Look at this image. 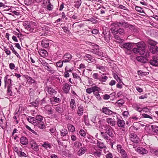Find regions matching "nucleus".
<instances>
[{
  "label": "nucleus",
  "instance_id": "obj_35",
  "mask_svg": "<svg viewBox=\"0 0 158 158\" xmlns=\"http://www.w3.org/2000/svg\"><path fill=\"white\" fill-rule=\"evenodd\" d=\"M70 106V107L72 110H74L76 109V103L74 99H71Z\"/></svg>",
  "mask_w": 158,
  "mask_h": 158
},
{
  "label": "nucleus",
  "instance_id": "obj_1",
  "mask_svg": "<svg viewBox=\"0 0 158 158\" xmlns=\"http://www.w3.org/2000/svg\"><path fill=\"white\" fill-rule=\"evenodd\" d=\"M123 23V21L121 22H116L113 23L111 25L110 30L113 35L119 34L123 35L125 34V30L123 28H119L123 27V25L122 23Z\"/></svg>",
  "mask_w": 158,
  "mask_h": 158
},
{
  "label": "nucleus",
  "instance_id": "obj_7",
  "mask_svg": "<svg viewBox=\"0 0 158 158\" xmlns=\"http://www.w3.org/2000/svg\"><path fill=\"white\" fill-rule=\"evenodd\" d=\"M4 88L6 89L7 87L12 86L13 81L9 78V75H7L4 77Z\"/></svg>",
  "mask_w": 158,
  "mask_h": 158
},
{
  "label": "nucleus",
  "instance_id": "obj_33",
  "mask_svg": "<svg viewBox=\"0 0 158 158\" xmlns=\"http://www.w3.org/2000/svg\"><path fill=\"white\" fill-rule=\"evenodd\" d=\"M96 141L97 142V146L98 148L100 149H103L106 148V146L103 143L98 140H97Z\"/></svg>",
  "mask_w": 158,
  "mask_h": 158
},
{
  "label": "nucleus",
  "instance_id": "obj_26",
  "mask_svg": "<svg viewBox=\"0 0 158 158\" xmlns=\"http://www.w3.org/2000/svg\"><path fill=\"white\" fill-rule=\"evenodd\" d=\"M72 74L74 79V81H76L77 84L81 82V78L76 73H73Z\"/></svg>",
  "mask_w": 158,
  "mask_h": 158
},
{
  "label": "nucleus",
  "instance_id": "obj_30",
  "mask_svg": "<svg viewBox=\"0 0 158 158\" xmlns=\"http://www.w3.org/2000/svg\"><path fill=\"white\" fill-rule=\"evenodd\" d=\"M25 78L26 79L27 82L28 84H32L36 82V81L34 79L28 75H26Z\"/></svg>",
  "mask_w": 158,
  "mask_h": 158
},
{
  "label": "nucleus",
  "instance_id": "obj_57",
  "mask_svg": "<svg viewBox=\"0 0 158 158\" xmlns=\"http://www.w3.org/2000/svg\"><path fill=\"white\" fill-rule=\"evenodd\" d=\"M68 128L69 130L72 132H74L75 130L74 127L72 125H70L69 126Z\"/></svg>",
  "mask_w": 158,
  "mask_h": 158
},
{
  "label": "nucleus",
  "instance_id": "obj_18",
  "mask_svg": "<svg viewBox=\"0 0 158 158\" xmlns=\"http://www.w3.org/2000/svg\"><path fill=\"white\" fill-rule=\"evenodd\" d=\"M117 119V124L118 126L120 127L124 128L125 125V122L123 119L118 118V117L116 115Z\"/></svg>",
  "mask_w": 158,
  "mask_h": 158
},
{
  "label": "nucleus",
  "instance_id": "obj_47",
  "mask_svg": "<svg viewBox=\"0 0 158 158\" xmlns=\"http://www.w3.org/2000/svg\"><path fill=\"white\" fill-rule=\"evenodd\" d=\"M10 49L12 50L13 53H14L18 58H19V59L21 58L20 56L19 53L16 52V51L15 50L14 48L12 45H11L10 47Z\"/></svg>",
  "mask_w": 158,
  "mask_h": 158
},
{
  "label": "nucleus",
  "instance_id": "obj_64",
  "mask_svg": "<svg viewBox=\"0 0 158 158\" xmlns=\"http://www.w3.org/2000/svg\"><path fill=\"white\" fill-rule=\"evenodd\" d=\"M113 157V154L109 152H108V153L106 155V158H112Z\"/></svg>",
  "mask_w": 158,
  "mask_h": 158
},
{
  "label": "nucleus",
  "instance_id": "obj_53",
  "mask_svg": "<svg viewBox=\"0 0 158 158\" xmlns=\"http://www.w3.org/2000/svg\"><path fill=\"white\" fill-rule=\"evenodd\" d=\"M74 147L75 148H79L82 145V143L79 142L78 141H76L74 142L73 143Z\"/></svg>",
  "mask_w": 158,
  "mask_h": 158
},
{
  "label": "nucleus",
  "instance_id": "obj_29",
  "mask_svg": "<svg viewBox=\"0 0 158 158\" xmlns=\"http://www.w3.org/2000/svg\"><path fill=\"white\" fill-rule=\"evenodd\" d=\"M71 85H69L68 83L65 84L63 87V89L64 92L65 93H68L70 89V87L71 86Z\"/></svg>",
  "mask_w": 158,
  "mask_h": 158
},
{
  "label": "nucleus",
  "instance_id": "obj_9",
  "mask_svg": "<svg viewBox=\"0 0 158 158\" xmlns=\"http://www.w3.org/2000/svg\"><path fill=\"white\" fill-rule=\"evenodd\" d=\"M61 138L63 140H67L69 139V135L66 129H62L60 131Z\"/></svg>",
  "mask_w": 158,
  "mask_h": 158
},
{
  "label": "nucleus",
  "instance_id": "obj_49",
  "mask_svg": "<svg viewBox=\"0 0 158 158\" xmlns=\"http://www.w3.org/2000/svg\"><path fill=\"white\" fill-rule=\"evenodd\" d=\"M91 52L94 54H96L97 55L101 56L102 55V52L99 51V50L96 49H92Z\"/></svg>",
  "mask_w": 158,
  "mask_h": 158
},
{
  "label": "nucleus",
  "instance_id": "obj_11",
  "mask_svg": "<svg viewBox=\"0 0 158 158\" xmlns=\"http://www.w3.org/2000/svg\"><path fill=\"white\" fill-rule=\"evenodd\" d=\"M102 34L104 35V38L106 42L109 43L110 41V34L109 31L108 29L103 31Z\"/></svg>",
  "mask_w": 158,
  "mask_h": 158
},
{
  "label": "nucleus",
  "instance_id": "obj_62",
  "mask_svg": "<svg viewBox=\"0 0 158 158\" xmlns=\"http://www.w3.org/2000/svg\"><path fill=\"white\" fill-rule=\"evenodd\" d=\"M152 131L158 134V126H154L153 127V126H152Z\"/></svg>",
  "mask_w": 158,
  "mask_h": 158
},
{
  "label": "nucleus",
  "instance_id": "obj_10",
  "mask_svg": "<svg viewBox=\"0 0 158 158\" xmlns=\"http://www.w3.org/2000/svg\"><path fill=\"white\" fill-rule=\"evenodd\" d=\"M91 67H90L91 69L89 70L90 71H92V69H94L95 66L96 67V69L101 70L102 72H104L105 70V68L104 66L101 65L99 64H92L91 65H90Z\"/></svg>",
  "mask_w": 158,
  "mask_h": 158
},
{
  "label": "nucleus",
  "instance_id": "obj_15",
  "mask_svg": "<svg viewBox=\"0 0 158 158\" xmlns=\"http://www.w3.org/2000/svg\"><path fill=\"white\" fill-rule=\"evenodd\" d=\"M84 24H79L78 22H77L73 24L72 26L73 27V31L75 32H77L80 30L81 27H84Z\"/></svg>",
  "mask_w": 158,
  "mask_h": 158
},
{
  "label": "nucleus",
  "instance_id": "obj_27",
  "mask_svg": "<svg viewBox=\"0 0 158 158\" xmlns=\"http://www.w3.org/2000/svg\"><path fill=\"white\" fill-rule=\"evenodd\" d=\"M49 40L46 39L42 40L41 42V44L42 46L45 48H47L49 47Z\"/></svg>",
  "mask_w": 158,
  "mask_h": 158
},
{
  "label": "nucleus",
  "instance_id": "obj_14",
  "mask_svg": "<svg viewBox=\"0 0 158 158\" xmlns=\"http://www.w3.org/2000/svg\"><path fill=\"white\" fill-rule=\"evenodd\" d=\"M101 90L100 87L97 86H95L92 87L88 88L86 89V92L89 94H90L92 93H94L95 91H99Z\"/></svg>",
  "mask_w": 158,
  "mask_h": 158
},
{
  "label": "nucleus",
  "instance_id": "obj_51",
  "mask_svg": "<svg viewBox=\"0 0 158 158\" xmlns=\"http://www.w3.org/2000/svg\"><path fill=\"white\" fill-rule=\"evenodd\" d=\"M135 109L136 111H139L140 112H141L142 110H144L145 109H147V108L144 107V108H140L139 107L138 105H137L135 107Z\"/></svg>",
  "mask_w": 158,
  "mask_h": 158
},
{
  "label": "nucleus",
  "instance_id": "obj_63",
  "mask_svg": "<svg viewBox=\"0 0 158 158\" xmlns=\"http://www.w3.org/2000/svg\"><path fill=\"white\" fill-rule=\"evenodd\" d=\"M97 116L94 115H92L91 116V120L92 122L94 123H96Z\"/></svg>",
  "mask_w": 158,
  "mask_h": 158
},
{
  "label": "nucleus",
  "instance_id": "obj_19",
  "mask_svg": "<svg viewBox=\"0 0 158 158\" xmlns=\"http://www.w3.org/2000/svg\"><path fill=\"white\" fill-rule=\"evenodd\" d=\"M136 45L140 51V52L143 51H148L147 50L144 49L145 47V44L143 42H141L138 43L136 44Z\"/></svg>",
  "mask_w": 158,
  "mask_h": 158
},
{
  "label": "nucleus",
  "instance_id": "obj_12",
  "mask_svg": "<svg viewBox=\"0 0 158 158\" xmlns=\"http://www.w3.org/2000/svg\"><path fill=\"white\" fill-rule=\"evenodd\" d=\"M131 140L135 143H138L139 141V139L137 135L134 133H131L130 135Z\"/></svg>",
  "mask_w": 158,
  "mask_h": 158
},
{
  "label": "nucleus",
  "instance_id": "obj_42",
  "mask_svg": "<svg viewBox=\"0 0 158 158\" xmlns=\"http://www.w3.org/2000/svg\"><path fill=\"white\" fill-rule=\"evenodd\" d=\"M114 35V38L117 40V42L118 43H121L123 41V40L121 39L117 34Z\"/></svg>",
  "mask_w": 158,
  "mask_h": 158
},
{
  "label": "nucleus",
  "instance_id": "obj_41",
  "mask_svg": "<svg viewBox=\"0 0 158 158\" xmlns=\"http://www.w3.org/2000/svg\"><path fill=\"white\" fill-rule=\"evenodd\" d=\"M100 134L102 137L105 140H109L110 139L109 137L105 132H104L103 131L101 132Z\"/></svg>",
  "mask_w": 158,
  "mask_h": 158
},
{
  "label": "nucleus",
  "instance_id": "obj_54",
  "mask_svg": "<svg viewBox=\"0 0 158 158\" xmlns=\"http://www.w3.org/2000/svg\"><path fill=\"white\" fill-rule=\"evenodd\" d=\"M17 155L19 156L20 157L27 156V155L26 153L24 152H22V151H19Z\"/></svg>",
  "mask_w": 158,
  "mask_h": 158
},
{
  "label": "nucleus",
  "instance_id": "obj_32",
  "mask_svg": "<svg viewBox=\"0 0 158 158\" xmlns=\"http://www.w3.org/2000/svg\"><path fill=\"white\" fill-rule=\"evenodd\" d=\"M149 50L152 53L158 54V47L155 46L150 47Z\"/></svg>",
  "mask_w": 158,
  "mask_h": 158
},
{
  "label": "nucleus",
  "instance_id": "obj_20",
  "mask_svg": "<svg viewBox=\"0 0 158 158\" xmlns=\"http://www.w3.org/2000/svg\"><path fill=\"white\" fill-rule=\"evenodd\" d=\"M102 111L105 114L107 115H110L112 114L113 113L115 114V113L113 112L112 110L108 109L107 107H103L102 110Z\"/></svg>",
  "mask_w": 158,
  "mask_h": 158
},
{
  "label": "nucleus",
  "instance_id": "obj_5",
  "mask_svg": "<svg viewBox=\"0 0 158 158\" xmlns=\"http://www.w3.org/2000/svg\"><path fill=\"white\" fill-rule=\"evenodd\" d=\"M120 47L124 49L125 53L128 55L131 54L132 52V50L133 48L132 44L130 43H127L121 44Z\"/></svg>",
  "mask_w": 158,
  "mask_h": 158
},
{
  "label": "nucleus",
  "instance_id": "obj_59",
  "mask_svg": "<svg viewBox=\"0 0 158 158\" xmlns=\"http://www.w3.org/2000/svg\"><path fill=\"white\" fill-rule=\"evenodd\" d=\"M92 77L94 79L99 80L100 78L99 77V75L97 73H94L92 75Z\"/></svg>",
  "mask_w": 158,
  "mask_h": 158
},
{
  "label": "nucleus",
  "instance_id": "obj_31",
  "mask_svg": "<svg viewBox=\"0 0 158 158\" xmlns=\"http://www.w3.org/2000/svg\"><path fill=\"white\" fill-rule=\"evenodd\" d=\"M87 150L86 147H81L77 152L78 155L79 156L82 155L87 152Z\"/></svg>",
  "mask_w": 158,
  "mask_h": 158
},
{
  "label": "nucleus",
  "instance_id": "obj_13",
  "mask_svg": "<svg viewBox=\"0 0 158 158\" xmlns=\"http://www.w3.org/2000/svg\"><path fill=\"white\" fill-rule=\"evenodd\" d=\"M30 144L31 148L35 151L38 152L39 150V146L36 142L33 139H31L30 141Z\"/></svg>",
  "mask_w": 158,
  "mask_h": 158
},
{
  "label": "nucleus",
  "instance_id": "obj_55",
  "mask_svg": "<svg viewBox=\"0 0 158 158\" xmlns=\"http://www.w3.org/2000/svg\"><path fill=\"white\" fill-rule=\"evenodd\" d=\"M30 59L31 62L33 63H35L36 61L37 62L38 61V58L35 56H34L33 57H30Z\"/></svg>",
  "mask_w": 158,
  "mask_h": 158
},
{
  "label": "nucleus",
  "instance_id": "obj_50",
  "mask_svg": "<svg viewBox=\"0 0 158 158\" xmlns=\"http://www.w3.org/2000/svg\"><path fill=\"white\" fill-rule=\"evenodd\" d=\"M51 97L53 98H50V101L51 102L54 101L58 103L60 101V99L59 98L55 97V96H54V97Z\"/></svg>",
  "mask_w": 158,
  "mask_h": 158
},
{
  "label": "nucleus",
  "instance_id": "obj_48",
  "mask_svg": "<svg viewBox=\"0 0 158 158\" xmlns=\"http://www.w3.org/2000/svg\"><path fill=\"white\" fill-rule=\"evenodd\" d=\"M142 118H148L151 119H153L152 115L150 114H142Z\"/></svg>",
  "mask_w": 158,
  "mask_h": 158
},
{
  "label": "nucleus",
  "instance_id": "obj_61",
  "mask_svg": "<svg viewBox=\"0 0 158 158\" xmlns=\"http://www.w3.org/2000/svg\"><path fill=\"white\" fill-rule=\"evenodd\" d=\"M63 62H64L63 61V60H60L56 63V66L60 68L62 67L63 66Z\"/></svg>",
  "mask_w": 158,
  "mask_h": 158
},
{
  "label": "nucleus",
  "instance_id": "obj_24",
  "mask_svg": "<svg viewBox=\"0 0 158 158\" xmlns=\"http://www.w3.org/2000/svg\"><path fill=\"white\" fill-rule=\"evenodd\" d=\"M20 143L23 145H26L28 144V139L25 136H22L19 139Z\"/></svg>",
  "mask_w": 158,
  "mask_h": 158
},
{
  "label": "nucleus",
  "instance_id": "obj_40",
  "mask_svg": "<svg viewBox=\"0 0 158 158\" xmlns=\"http://www.w3.org/2000/svg\"><path fill=\"white\" fill-rule=\"evenodd\" d=\"M105 73H103L101 75V78H99V81L103 82H106L108 79V77L106 76H105Z\"/></svg>",
  "mask_w": 158,
  "mask_h": 158
},
{
  "label": "nucleus",
  "instance_id": "obj_52",
  "mask_svg": "<svg viewBox=\"0 0 158 158\" xmlns=\"http://www.w3.org/2000/svg\"><path fill=\"white\" fill-rule=\"evenodd\" d=\"M135 9L136 11L139 12L145 13L143 9L139 6H136L135 7Z\"/></svg>",
  "mask_w": 158,
  "mask_h": 158
},
{
  "label": "nucleus",
  "instance_id": "obj_44",
  "mask_svg": "<svg viewBox=\"0 0 158 158\" xmlns=\"http://www.w3.org/2000/svg\"><path fill=\"white\" fill-rule=\"evenodd\" d=\"M42 146L45 149H47L48 148L50 149L51 148V145L50 143H49L48 142H44Z\"/></svg>",
  "mask_w": 158,
  "mask_h": 158
},
{
  "label": "nucleus",
  "instance_id": "obj_46",
  "mask_svg": "<svg viewBox=\"0 0 158 158\" xmlns=\"http://www.w3.org/2000/svg\"><path fill=\"white\" fill-rule=\"evenodd\" d=\"M6 93L7 95L10 96H12L13 95V93L12 91V86L7 87Z\"/></svg>",
  "mask_w": 158,
  "mask_h": 158
},
{
  "label": "nucleus",
  "instance_id": "obj_4",
  "mask_svg": "<svg viewBox=\"0 0 158 158\" xmlns=\"http://www.w3.org/2000/svg\"><path fill=\"white\" fill-rule=\"evenodd\" d=\"M102 129L106 134L109 136L113 137L114 136V131L112 128L109 125L105 124L103 125Z\"/></svg>",
  "mask_w": 158,
  "mask_h": 158
},
{
  "label": "nucleus",
  "instance_id": "obj_16",
  "mask_svg": "<svg viewBox=\"0 0 158 158\" xmlns=\"http://www.w3.org/2000/svg\"><path fill=\"white\" fill-rule=\"evenodd\" d=\"M106 123L108 124V125H109L111 127H115L116 125V122L115 121V119L114 118H107L106 119Z\"/></svg>",
  "mask_w": 158,
  "mask_h": 158
},
{
  "label": "nucleus",
  "instance_id": "obj_34",
  "mask_svg": "<svg viewBox=\"0 0 158 158\" xmlns=\"http://www.w3.org/2000/svg\"><path fill=\"white\" fill-rule=\"evenodd\" d=\"M39 53L41 56L44 57L47 56L48 55L47 51L44 49H41L39 51Z\"/></svg>",
  "mask_w": 158,
  "mask_h": 158
},
{
  "label": "nucleus",
  "instance_id": "obj_37",
  "mask_svg": "<svg viewBox=\"0 0 158 158\" xmlns=\"http://www.w3.org/2000/svg\"><path fill=\"white\" fill-rule=\"evenodd\" d=\"M55 108L56 112L59 114H61L64 112V109L62 106H57Z\"/></svg>",
  "mask_w": 158,
  "mask_h": 158
},
{
  "label": "nucleus",
  "instance_id": "obj_23",
  "mask_svg": "<svg viewBox=\"0 0 158 158\" xmlns=\"http://www.w3.org/2000/svg\"><path fill=\"white\" fill-rule=\"evenodd\" d=\"M84 59L88 62H95V60L93 57L89 54H86L84 57Z\"/></svg>",
  "mask_w": 158,
  "mask_h": 158
},
{
  "label": "nucleus",
  "instance_id": "obj_21",
  "mask_svg": "<svg viewBox=\"0 0 158 158\" xmlns=\"http://www.w3.org/2000/svg\"><path fill=\"white\" fill-rule=\"evenodd\" d=\"M150 64L155 66H158V57L153 56L150 61Z\"/></svg>",
  "mask_w": 158,
  "mask_h": 158
},
{
  "label": "nucleus",
  "instance_id": "obj_22",
  "mask_svg": "<svg viewBox=\"0 0 158 158\" xmlns=\"http://www.w3.org/2000/svg\"><path fill=\"white\" fill-rule=\"evenodd\" d=\"M63 59L64 63L69 62L72 59V55L69 53H66L63 56Z\"/></svg>",
  "mask_w": 158,
  "mask_h": 158
},
{
  "label": "nucleus",
  "instance_id": "obj_25",
  "mask_svg": "<svg viewBox=\"0 0 158 158\" xmlns=\"http://www.w3.org/2000/svg\"><path fill=\"white\" fill-rule=\"evenodd\" d=\"M92 154L96 158H102L103 156V154L99 150H95L93 151Z\"/></svg>",
  "mask_w": 158,
  "mask_h": 158
},
{
  "label": "nucleus",
  "instance_id": "obj_2",
  "mask_svg": "<svg viewBox=\"0 0 158 158\" xmlns=\"http://www.w3.org/2000/svg\"><path fill=\"white\" fill-rule=\"evenodd\" d=\"M43 117L40 114H37L35 117V126L38 127L40 129H44L45 126L44 123L43 121Z\"/></svg>",
  "mask_w": 158,
  "mask_h": 158
},
{
  "label": "nucleus",
  "instance_id": "obj_28",
  "mask_svg": "<svg viewBox=\"0 0 158 158\" xmlns=\"http://www.w3.org/2000/svg\"><path fill=\"white\" fill-rule=\"evenodd\" d=\"M136 151L137 152L141 154H146L148 152L147 150L142 147H139L137 148Z\"/></svg>",
  "mask_w": 158,
  "mask_h": 158
},
{
  "label": "nucleus",
  "instance_id": "obj_45",
  "mask_svg": "<svg viewBox=\"0 0 158 158\" xmlns=\"http://www.w3.org/2000/svg\"><path fill=\"white\" fill-rule=\"evenodd\" d=\"M27 121L30 123L33 124L35 126V117L28 116L27 117Z\"/></svg>",
  "mask_w": 158,
  "mask_h": 158
},
{
  "label": "nucleus",
  "instance_id": "obj_17",
  "mask_svg": "<svg viewBox=\"0 0 158 158\" xmlns=\"http://www.w3.org/2000/svg\"><path fill=\"white\" fill-rule=\"evenodd\" d=\"M123 23H122V24L123 25V27L125 28H128L131 30L135 31V27L132 25L129 24L127 22H125L124 21H123Z\"/></svg>",
  "mask_w": 158,
  "mask_h": 158
},
{
  "label": "nucleus",
  "instance_id": "obj_39",
  "mask_svg": "<svg viewBox=\"0 0 158 158\" xmlns=\"http://www.w3.org/2000/svg\"><path fill=\"white\" fill-rule=\"evenodd\" d=\"M115 93L113 92L110 94V95L105 94L102 96V98L104 100H108L110 98V97H111V95L114 96L115 95Z\"/></svg>",
  "mask_w": 158,
  "mask_h": 158
},
{
  "label": "nucleus",
  "instance_id": "obj_36",
  "mask_svg": "<svg viewBox=\"0 0 158 158\" xmlns=\"http://www.w3.org/2000/svg\"><path fill=\"white\" fill-rule=\"evenodd\" d=\"M84 111L83 107L82 106L80 105L78 107L77 114L79 116H81Z\"/></svg>",
  "mask_w": 158,
  "mask_h": 158
},
{
  "label": "nucleus",
  "instance_id": "obj_8",
  "mask_svg": "<svg viewBox=\"0 0 158 158\" xmlns=\"http://www.w3.org/2000/svg\"><path fill=\"white\" fill-rule=\"evenodd\" d=\"M44 90L47 91L48 93V95L50 97H54L57 93V91H56L53 88L50 87V86H46L45 87Z\"/></svg>",
  "mask_w": 158,
  "mask_h": 158
},
{
  "label": "nucleus",
  "instance_id": "obj_56",
  "mask_svg": "<svg viewBox=\"0 0 158 158\" xmlns=\"http://www.w3.org/2000/svg\"><path fill=\"white\" fill-rule=\"evenodd\" d=\"M94 95L96 97L98 100H100L101 97H100V95L99 94V91H95L93 93Z\"/></svg>",
  "mask_w": 158,
  "mask_h": 158
},
{
  "label": "nucleus",
  "instance_id": "obj_43",
  "mask_svg": "<svg viewBox=\"0 0 158 158\" xmlns=\"http://www.w3.org/2000/svg\"><path fill=\"white\" fill-rule=\"evenodd\" d=\"M119 152L122 158H128V157L127 154L124 150H121Z\"/></svg>",
  "mask_w": 158,
  "mask_h": 158
},
{
  "label": "nucleus",
  "instance_id": "obj_3",
  "mask_svg": "<svg viewBox=\"0 0 158 158\" xmlns=\"http://www.w3.org/2000/svg\"><path fill=\"white\" fill-rule=\"evenodd\" d=\"M141 56L136 57L137 60L142 63H145L148 61L147 58L149 56V52L148 51H141L140 52Z\"/></svg>",
  "mask_w": 158,
  "mask_h": 158
},
{
  "label": "nucleus",
  "instance_id": "obj_58",
  "mask_svg": "<svg viewBox=\"0 0 158 158\" xmlns=\"http://www.w3.org/2000/svg\"><path fill=\"white\" fill-rule=\"evenodd\" d=\"M80 135L82 136L84 138L85 137L86 133L84 130L82 129L80 130L79 132Z\"/></svg>",
  "mask_w": 158,
  "mask_h": 158
},
{
  "label": "nucleus",
  "instance_id": "obj_6",
  "mask_svg": "<svg viewBox=\"0 0 158 158\" xmlns=\"http://www.w3.org/2000/svg\"><path fill=\"white\" fill-rule=\"evenodd\" d=\"M41 64L44 66L45 69L49 72L50 73L53 74L55 73V71L54 69L53 66L50 65L44 61H42Z\"/></svg>",
  "mask_w": 158,
  "mask_h": 158
},
{
  "label": "nucleus",
  "instance_id": "obj_38",
  "mask_svg": "<svg viewBox=\"0 0 158 158\" xmlns=\"http://www.w3.org/2000/svg\"><path fill=\"white\" fill-rule=\"evenodd\" d=\"M25 28L28 31L30 32H36V30H34L33 28H32L31 27V25L30 24L28 25H26L24 26Z\"/></svg>",
  "mask_w": 158,
  "mask_h": 158
},
{
  "label": "nucleus",
  "instance_id": "obj_60",
  "mask_svg": "<svg viewBox=\"0 0 158 158\" xmlns=\"http://www.w3.org/2000/svg\"><path fill=\"white\" fill-rule=\"evenodd\" d=\"M53 5L51 4V2L49 3L47 5V6L46 7L47 9L48 10H52L53 9Z\"/></svg>",
  "mask_w": 158,
  "mask_h": 158
}]
</instances>
